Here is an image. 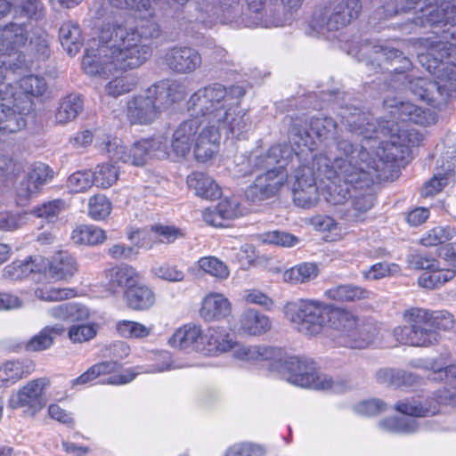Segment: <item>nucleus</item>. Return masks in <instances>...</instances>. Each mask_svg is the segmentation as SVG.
Here are the masks:
<instances>
[{"mask_svg": "<svg viewBox=\"0 0 456 456\" xmlns=\"http://www.w3.org/2000/svg\"><path fill=\"white\" fill-rule=\"evenodd\" d=\"M165 64L178 74L194 72L201 64V56L197 50L188 46L168 48L163 57Z\"/></svg>", "mask_w": 456, "mask_h": 456, "instance_id": "obj_22", "label": "nucleus"}, {"mask_svg": "<svg viewBox=\"0 0 456 456\" xmlns=\"http://www.w3.org/2000/svg\"><path fill=\"white\" fill-rule=\"evenodd\" d=\"M92 173L94 175V185L102 189L110 188L118 178V168L110 163L98 165Z\"/></svg>", "mask_w": 456, "mask_h": 456, "instance_id": "obj_49", "label": "nucleus"}, {"mask_svg": "<svg viewBox=\"0 0 456 456\" xmlns=\"http://www.w3.org/2000/svg\"><path fill=\"white\" fill-rule=\"evenodd\" d=\"M150 93L155 94L158 104L164 109L182 100L185 87L177 81H160L150 86Z\"/></svg>", "mask_w": 456, "mask_h": 456, "instance_id": "obj_28", "label": "nucleus"}, {"mask_svg": "<svg viewBox=\"0 0 456 456\" xmlns=\"http://www.w3.org/2000/svg\"><path fill=\"white\" fill-rule=\"evenodd\" d=\"M191 117L181 122L173 133L171 147L177 156L185 157L191 151L198 134L206 122L205 118L201 116Z\"/></svg>", "mask_w": 456, "mask_h": 456, "instance_id": "obj_21", "label": "nucleus"}, {"mask_svg": "<svg viewBox=\"0 0 456 456\" xmlns=\"http://www.w3.org/2000/svg\"><path fill=\"white\" fill-rule=\"evenodd\" d=\"M269 366L272 370L281 374L292 385L316 390H341L338 382L320 372L314 362L305 357L289 356L285 359H274Z\"/></svg>", "mask_w": 456, "mask_h": 456, "instance_id": "obj_9", "label": "nucleus"}, {"mask_svg": "<svg viewBox=\"0 0 456 456\" xmlns=\"http://www.w3.org/2000/svg\"><path fill=\"white\" fill-rule=\"evenodd\" d=\"M30 373L28 362L13 360L0 367V379L4 382H15Z\"/></svg>", "mask_w": 456, "mask_h": 456, "instance_id": "obj_47", "label": "nucleus"}, {"mask_svg": "<svg viewBox=\"0 0 456 456\" xmlns=\"http://www.w3.org/2000/svg\"><path fill=\"white\" fill-rule=\"evenodd\" d=\"M376 380L395 387H411L420 383V379L414 373L391 368L379 369L375 373Z\"/></svg>", "mask_w": 456, "mask_h": 456, "instance_id": "obj_30", "label": "nucleus"}, {"mask_svg": "<svg viewBox=\"0 0 456 456\" xmlns=\"http://www.w3.org/2000/svg\"><path fill=\"white\" fill-rule=\"evenodd\" d=\"M203 340V332L200 325L188 323L175 330L169 339V345L177 349L195 348Z\"/></svg>", "mask_w": 456, "mask_h": 456, "instance_id": "obj_29", "label": "nucleus"}, {"mask_svg": "<svg viewBox=\"0 0 456 456\" xmlns=\"http://www.w3.org/2000/svg\"><path fill=\"white\" fill-rule=\"evenodd\" d=\"M232 313V305L228 298L218 293L207 295L201 303L200 315L205 322L220 321Z\"/></svg>", "mask_w": 456, "mask_h": 456, "instance_id": "obj_26", "label": "nucleus"}, {"mask_svg": "<svg viewBox=\"0 0 456 456\" xmlns=\"http://www.w3.org/2000/svg\"><path fill=\"white\" fill-rule=\"evenodd\" d=\"M59 37L62 47L71 56L77 54L83 45L82 31L76 21H64L59 29Z\"/></svg>", "mask_w": 456, "mask_h": 456, "instance_id": "obj_32", "label": "nucleus"}, {"mask_svg": "<svg viewBox=\"0 0 456 456\" xmlns=\"http://www.w3.org/2000/svg\"><path fill=\"white\" fill-rule=\"evenodd\" d=\"M455 235L454 230L449 226H436L428 230L419 240L425 247H435L451 240Z\"/></svg>", "mask_w": 456, "mask_h": 456, "instance_id": "obj_50", "label": "nucleus"}, {"mask_svg": "<svg viewBox=\"0 0 456 456\" xmlns=\"http://www.w3.org/2000/svg\"><path fill=\"white\" fill-rule=\"evenodd\" d=\"M331 305L318 300H302L284 306L286 318L305 337H316L328 331Z\"/></svg>", "mask_w": 456, "mask_h": 456, "instance_id": "obj_10", "label": "nucleus"}, {"mask_svg": "<svg viewBox=\"0 0 456 456\" xmlns=\"http://www.w3.org/2000/svg\"><path fill=\"white\" fill-rule=\"evenodd\" d=\"M71 240L76 244L93 246L102 243L106 234L102 229L94 225H79L73 230Z\"/></svg>", "mask_w": 456, "mask_h": 456, "instance_id": "obj_41", "label": "nucleus"}, {"mask_svg": "<svg viewBox=\"0 0 456 456\" xmlns=\"http://www.w3.org/2000/svg\"><path fill=\"white\" fill-rule=\"evenodd\" d=\"M187 183L191 189L194 190L196 195L204 199L214 200L221 194L215 181L201 172H193L188 175Z\"/></svg>", "mask_w": 456, "mask_h": 456, "instance_id": "obj_34", "label": "nucleus"}, {"mask_svg": "<svg viewBox=\"0 0 456 456\" xmlns=\"http://www.w3.org/2000/svg\"><path fill=\"white\" fill-rule=\"evenodd\" d=\"M454 276V270L441 267L437 261V265L432 267L429 272H424L419 279L424 282L429 281L432 285H439L450 281Z\"/></svg>", "mask_w": 456, "mask_h": 456, "instance_id": "obj_61", "label": "nucleus"}, {"mask_svg": "<svg viewBox=\"0 0 456 456\" xmlns=\"http://www.w3.org/2000/svg\"><path fill=\"white\" fill-rule=\"evenodd\" d=\"M452 176V171L450 169L445 173H436L434 175L433 178L430 179L421 190V195L423 197L432 196L443 190L448 183L451 177Z\"/></svg>", "mask_w": 456, "mask_h": 456, "instance_id": "obj_63", "label": "nucleus"}, {"mask_svg": "<svg viewBox=\"0 0 456 456\" xmlns=\"http://www.w3.org/2000/svg\"><path fill=\"white\" fill-rule=\"evenodd\" d=\"M151 231L155 234L159 242L170 244L183 236L182 232L175 227L163 224H155L151 227Z\"/></svg>", "mask_w": 456, "mask_h": 456, "instance_id": "obj_64", "label": "nucleus"}, {"mask_svg": "<svg viewBox=\"0 0 456 456\" xmlns=\"http://www.w3.org/2000/svg\"><path fill=\"white\" fill-rule=\"evenodd\" d=\"M342 118L346 119V124L349 126L350 131H339L337 123L331 118H313L310 123L311 132L321 141L333 140L335 142L339 156L334 159L331 165L326 157L313 155L314 142L307 132L294 129L291 134L292 142L298 148V150L294 149V152H300L305 149V139L306 136L309 137L311 142L308 144L311 146V151L304 161L308 162L311 159L313 166L323 163L324 170L329 177L338 172L349 182L359 180L370 182V171L366 169L369 167L366 160L369 152L363 145L354 144L351 142L349 135L352 133L362 135L364 139H379L381 135L389 136V140H396L403 145H406V142L415 145L419 141L418 133L401 130L395 120H383L377 126L372 118L356 109L354 113L349 116L342 115Z\"/></svg>", "mask_w": 456, "mask_h": 456, "instance_id": "obj_1", "label": "nucleus"}, {"mask_svg": "<svg viewBox=\"0 0 456 456\" xmlns=\"http://www.w3.org/2000/svg\"><path fill=\"white\" fill-rule=\"evenodd\" d=\"M94 185V175L91 170L77 171L69 175L67 186L71 192H83Z\"/></svg>", "mask_w": 456, "mask_h": 456, "instance_id": "obj_55", "label": "nucleus"}, {"mask_svg": "<svg viewBox=\"0 0 456 456\" xmlns=\"http://www.w3.org/2000/svg\"><path fill=\"white\" fill-rule=\"evenodd\" d=\"M440 404L456 405V393L443 389L436 394V398L427 401L425 404L417 401H399L395 408L404 414L403 417H391L379 421L381 430L394 434H412L419 429L418 421L412 417L435 415L439 411Z\"/></svg>", "mask_w": 456, "mask_h": 456, "instance_id": "obj_7", "label": "nucleus"}, {"mask_svg": "<svg viewBox=\"0 0 456 456\" xmlns=\"http://www.w3.org/2000/svg\"><path fill=\"white\" fill-rule=\"evenodd\" d=\"M137 79L132 75L116 77L104 86L105 93L113 98L131 92L136 86Z\"/></svg>", "mask_w": 456, "mask_h": 456, "instance_id": "obj_48", "label": "nucleus"}, {"mask_svg": "<svg viewBox=\"0 0 456 456\" xmlns=\"http://www.w3.org/2000/svg\"><path fill=\"white\" fill-rule=\"evenodd\" d=\"M420 3L427 6L425 9L420 7L421 16L413 18L412 21L416 26L443 25L448 28L451 22L456 20V0H397V5L400 4V8L390 12L387 5L386 12L387 16H392L400 12L416 9Z\"/></svg>", "mask_w": 456, "mask_h": 456, "instance_id": "obj_12", "label": "nucleus"}, {"mask_svg": "<svg viewBox=\"0 0 456 456\" xmlns=\"http://www.w3.org/2000/svg\"><path fill=\"white\" fill-rule=\"evenodd\" d=\"M248 11L255 14L252 20L241 21L247 27L261 26L264 28L277 27L281 20L273 16L268 15L265 5L266 0H246Z\"/></svg>", "mask_w": 456, "mask_h": 456, "instance_id": "obj_39", "label": "nucleus"}, {"mask_svg": "<svg viewBox=\"0 0 456 456\" xmlns=\"http://www.w3.org/2000/svg\"><path fill=\"white\" fill-rule=\"evenodd\" d=\"M247 209L234 198H225L214 209H207L203 218L207 224L216 227L224 226V221L239 218L247 214Z\"/></svg>", "mask_w": 456, "mask_h": 456, "instance_id": "obj_25", "label": "nucleus"}, {"mask_svg": "<svg viewBox=\"0 0 456 456\" xmlns=\"http://www.w3.org/2000/svg\"><path fill=\"white\" fill-rule=\"evenodd\" d=\"M0 35L10 52L18 50L23 46L28 40L27 29L22 26L16 23H10L4 28H0Z\"/></svg>", "mask_w": 456, "mask_h": 456, "instance_id": "obj_43", "label": "nucleus"}, {"mask_svg": "<svg viewBox=\"0 0 456 456\" xmlns=\"http://www.w3.org/2000/svg\"><path fill=\"white\" fill-rule=\"evenodd\" d=\"M48 267L51 276L56 280H67L73 276L77 270L75 258L64 251L57 253L53 263H49Z\"/></svg>", "mask_w": 456, "mask_h": 456, "instance_id": "obj_38", "label": "nucleus"}, {"mask_svg": "<svg viewBox=\"0 0 456 456\" xmlns=\"http://www.w3.org/2000/svg\"><path fill=\"white\" fill-rule=\"evenodd\" d=\"M104 150L112 160L121 161L135 167H142L146 164L147 144L143 140L137 141L130 146H126L123 142L117 137H108L103 142Z\"/></svg>", "mask_w": 456, "mask_h": 456, "instance_id": "obj_18", "label": "nucleus"}, {"mask_svg": "<svg viewBox=\"0 0 456 456\" xmlns=\"http://www.w3.org/2000/svg\"><path fill=\"white\" fill-rule=\"evenodd\" d=\"M35 295L41 300L53 302L73 297L76 296V291L69 287H38L35 290Z\"/></svg>", "mask_w": 456, "mask_h": 456, "instance_id": "obj_52", "label": "nucleus"}, {"mask_svg": "<svg viewBox=\"0 0 456 456\" xmlns=\"http://www.w3.org/2000/svg\"><path fill=\"white\" fill-rule=\"evenodd\" d=\"M111 213V203L109 199L97 194L90 198L88 202V215L94 220H103Z\"/></svg>", "mask_w": 456, "mask_h": 456, "instance_id": "obj_53", "label": "nucleus"}, {"mask_svg": "<svg viewBox=\"0 0 456 456\" xmlns=\"http://www.w3.org/2000/svg\"><path fill=\"white\" fill-rule=\"evenodd\" d=\"M383 105L385 109L390 110V113L394 118H398L402 122H411L427 126L433 118L429 113L409 102H403L395 97H387Z\"/></svg>", "mask_w": 456, "mask_h": 456, "instance_id": "obj_24", "label": "nucleus"}, {"mask_svg": "<svg viewBox=\"0 0 456 456\" xmlns=\"http://www.w3.org/2000/svg\"><path fill=\"white\" fill-rule=\"evenodd\" d=\"M318 273L319 268L315 263H302L287 270L283 279L285 282L306 283L316 278Z\"/></svg>", "mask_w": 456, "mask_h": 456, "instance_id": "obj_42", "label": "nucleus"}, {"mask_svg": "<svg viewBox=\"0 0 456 456\" xmlns=\"http://www.w3.org/2000/svg\"><path fill=\"white\" fill-rule=\"evenodd\" d=\"M374 197L371 194H354L350 200V208H346V216L350 220L359 221L362 216L374 206Z\"/></svg>", "mask_w": 456, "mask_h": 456, "instance_id": "obj_46", "label": "nucleus"}, {"mask_svg": "<svg viewBox=\"0 0 456 456\" xmlns=\"http://www.w3.org/2000/svg\"><path fill=\"white\" fill-rule=\"evenodd\" d=\"M110 285H138L143 281V275L134 267L121 264L105 271Z\"/></svg>", "mask_w": 456, "mask_h": 456, "instance_id": "obj_33", "label": "nucleus"}, {"mask_svg": "<svg viewBox=\"0 0 456 456\" xmlns=\"http://www.w3.org/2000/svg\"><path fill=\"white\" fill-rule=\"evenodd\" d=\"M266 449L264 445L251 442L238 443L230 446L224 456H265Z\"/></svg>", "mask_w": 456, "mask_h": 456, "instance_id": "obj_59", "label": "nucleus"}, {"mask_svg": "<svg viewBox=\"0 0 456 456\" xmlns=\"http://www.w3.org/2000/svg\"><path fill=\"white\" fill-rule=\"evenodd\" d=\"M136 28H126L118 20L103 22L99 33L102 45L97 49L86 50L82 68L90 76L109 77L115 71H126L141 67L151 56V47L142 40L159 38L162 30L159 24L145 14Z\"/></svg>", "mask_w": 456, "mask_h": 456, "instance_id": "obj_3", "label": "nucleus"}, {"mask_svg": "<svg viewBox=\"0 0 456 456\" xmlns=\"http://www.w3.org/2000/svg\"><path fill=\"white\" fill-rule=\"evenodd\" d=\"M311 140L305 137L303 149L300 152H294V149L288 143H278L270 147L266 153L255 158V167L260 170L259 173L245 190L247 200L258 204L269 200L279 193L281 189L288 181V172L285 167L289 163H300L301 158L306 159L311 151L308 144Z\"/></svg>", "mask_w": 456, "mask_h": 456, "instance_id": "obj_4", "label": "nucleus"}, {"mask_svg": "<svg viewBox=\"0 0 456 456\" xmlns=\"http://www.w3.org/2000/svg\"><path fill=\"white\" fill-rule=\"evenodd\" d=\"M97 332V323H81L69 327L68 336L73 343H84L93 339Z\"/></svg>", "mask_w": 456, "mask_h": 456, "instance_id": "obj_54", "label": "nucleus"}, {"mask_svg": "<svg viewBox=\"0 0 456 456\" xmlns=\"http://www.w3.org/2000/svg\"><path fill=\"white\" fill-rule=\"evenodd\" d=\"M273 328L270 317L256 308H246L239 315L236 329L239 334L259 337Z\"/></svg>", "mask_w": 456, "mask_h": 456, "instance_id": "obj_23", "label": "nucleus"}, {"mask_svg": "<svg viewBox=\"0 0 456 456\" xmlns=\"http://www.w3.org/2000/svg\"><path fill=\"white\" fill-rule=\"evenodd\" d=\"M64 332L61 325L55 324L53 326H45L37 335L33 336L25 344V349L29 352H40L49 349L54 341L56 336H60Z\"/></svg>", "mask_w": 456, "mask_h": 456, "instance_id": "obj_35", "label": "nucleus"}, {"mask_svg": "<svg viewBox=\"0 0 456 456\" xmlns=\"http://www.w3.org/2000/svg\"><path fill=\"white\" fill-rule=\"evenodd\" d=\"M66 209V203L62 200H53L43 203L41 206L36 208L34 214L42 219L48 222H53L57 219L58 216Z\"/></svg>", "mask_w": 456, "mask_h": 456, "instance_id": "obj_58", "label": "nucleus"}, {"mask_svg": "<svg viewBox=\"0 0 456 456\" xmlns=\"http://www.w3.org/2000/svg\"><path fill=\"white\" fill-rule=\"evenodd\" d=\"M400 272L398 265L394 263H378L363 273L367 281H375L385 277L392 276Z\"/></svg>", "mask_w": 456, "mask_h": 456, "instance_id": "obj_60", "label": "nucleus"}, {"mask_svg": "<svg viewBox=\"0 0 456 456\" xmlns=\"http://www.w3.org/2000/svg\"><path fill=\"white\" fill-rule=\"evenodd\" d=\"M118 333L129 338H142L147 337L151 329L142 323L132 321H120L116 325Z\"/></svg>", "mask_w": 456, "mask_h": 456, "instance_id": "obj_56", "label": "nucleus"}, {"mask_svg": "<svg viewBox=\"0 0 456 456\" xmlns=\"http://www.w3.org/2000/svg\"><path fill=\"white\" fill-rule=\"evenodd\" d=\"M51 381L43 377L29 380L17 392L12 393L8 400V407L12 410L22 409L29 416H35L45 405V392Z\"/></svg>", "mask_w": 456, "mask_h": 456, "instance_id": "obj_14", "label": "nucleus"}, {"mask_svg": "<svg viewBox=\"0 0 456 456\" xmlns=\"http://www.w3.org/2000/svg\"><path fill=\"white\" fill-rule=\"evenodd\" d=\"M154 94L150 87L141 94L129 99L126 102V116L132 125H149L156 120L161 110Z\"/></svg>", "mask_w": 456, "mask_h": 456, "instance_id": "obj_17", "label": "nucleus"}, {"mask_svg": "<svg viewBox=\"0 0 456 456\" xmlns=\"http://www.w3.org/2000/svg\"><path fill=\"white\" fill-rule=\"evenodd\" d=\"M301 158L300 163H294L297 167L294 170V183L292 185L293 200L298 207L311 208L319 200L318 188L315 183V173L313 167L305 165Z\"/></svg>", "mask_w": 456, "mask_h": 456, "instance_id": "obj_15", "label": "nucleus"}, {"mask_svg": "<svg viewBox=\"0 0 456 456\" xmlns=\"http://www.w3.org/2000/svg\"><path fill=\"white\" fill-rule=\"evenodd\" d=\"M4 69L0 65V132L15 133L26 125L23 113L18 108L13 86L4 81Z\"/></svg>", "mask_w": 456, "mask_h": 456, "instance_id": "obj_16", "label": "nucleus"}, {"mask_svg": "<svg viewBox=\"0 0 456 456\" xmlns=\"http://www.w3.org/2000/svg\"><path fill=\"white\" fill-rule=\"evenodd\" d=\"M53 177L48 166L39 164L36 166L21 181L18 189V196L21 199H29L37 194L39 189Z\"/></svg>", "mask_w": 456, "mask_h": 456, "instance_id": "obj_27", "label": "nucleus"}, {"mask_svg": "<svg viewBox=\"0 0 456 456\" xmlns=\"http://www.w3.org/2000/svg\"><path fill=\"white\" fill-rule=\"evenodd\" d=\"M49 260L42 256H28L24 260H15L3 270V279L6 282H19L24 279L45 273Z\"/></svg>", "mask_w": 456, "mask_h": 456, "instance_id": "obj_19", "label": "nucleus"}, {"mask_svg": "<svg viewBox=\"0 0 456 456\" xmlns=\"http://www.w3.org/2000/svg\"><path fill=\"white\" fill-rule=\"evenodd\" d=\"M369 291L362 287H330L325 291L330 299L339 302H351L367 298Z\"/></svg>", "mask_w": 456, "mask_h": 456, "instance_id": "obj_44", "label": "nucleus"}, {"mask_svg": "<svg viewBox=\"0 0 456 456\" xmlns=\"http://www.w3.org/2000/svg\"><path fill=\"white\" fill-rule=\"evenodd\" d=\"M124 297L129 307L142 310L154 303V295L149 287H127Z\"/></svg>", "mask_w": 456, "mask_h": 456, "instance_id": "obj_40", "label": "nucleus"}, {"mask_svg": "<svg viewBox=\"0 0 456 456\" xmlns=\"http://www.w3.org/2000/svg\"><path fill=\"white\" fill-rule=\"evenodd\" d=\"M84 110V102L79 94H70L63 97L56 109V124L66 125L73 121Z\"/></svg>", "mask_w": 456, "mask_h": 456, "instance_id": "obj_31", "label": "nucleus"}, {"mask_svg": "<svg viewBox=\"0 0 456 456\" xmlns=\"http://www.w3.org/2000/svg\"><path fill=\"white\" fill-rule=\"evenodd\" d=\"M261 240L264 243L285 248L294 247L299 242V239L297 236L278 230L264 232L261 234Z\"/></svg>", "mask_w": 456, "mask_h": 456, "instance_id": "obj_57", "label": "nucleus"}, {"mask_svg": "<svg viewBox=\"0 0 456 456\" xmlns=\"http://www.w3.org/2000/svg\"><path fill=\"white\" fill-rule=\"evenodd\" d=\"M245 94L240 86L227 88L216 83L199 89L190 97L187 102L190 115L206 119L194 142L198 161L207 162L218 151L221 130L237 140L244 139L251 130L250 115L240 108Z\"/></svg>", "mask_w": 456, "mask_h": 456, "instance_id": "obj_2", "label": "nucleus"}, {"mask_svg": "<svg viewBox=\"0 0 456 456\" xmlns=\"http://www.w3.org/2000/svg\"><path fill=\"white\" fill-rule=\"evenodd\" d=\"M276 349L263 346H246L237 343L232 352L233 356L240 361L256 362L273 359Z\"/></svg>", "mask_w": 456, "mask_h": 456, "instance_id": "obj_36", "label": "nucleus"}, {"mask_svg": "<svg viewBox=\"0 0 456 456\" xmlns=\"http://www.w3.org/2000/svg\"><path fill=\"white\" fill-rule=\"evenodd\" d=\"M52 314L65 321L80 322L89 318L90 311L82 305L69 303L53 308Z\"/></svg>", "mask_w": 456, "mask_h": 456, "instance_id": "obj_45", "label": "nucleus"}, {"mask_svg": "<svg viewBox=\"0 0 456 456\" xmlns=\"http://www.w3.org/2000/svg\"><path fill=\"white\" fill-rule=\"evenodd\" d=\"M404 147H407V145H403L401 142H397L396 140L382 141L377 150L379 160L370 158V153H368V159L366 160L369 167L367 169L370 171L369 174L370 178L368 183L360 180L356 182H349L338 172H336L334 175L329 177L324 170L323 163L316 165L317 172L320 175H323L328 180H330V183L326 185L327 194L325 199L327 202L334 206L344 205L346 203L348 199L352 197L349 185L353 186L354 189L369 187L373 183L374 176L378 175V172L382 168L384 163L395 161L398 158L399 149H401L400 151L403 153V148Z\"/></svg>", "mask_w": 456, "mask_h": 456, "instance_id": "obj_6", "label": "nucleus"}, {"mask_svg": "<svg viewBox=\"0 0 456 456\" xmlns=\"http://www.w3.org/2000/svg\"><path fill=\"white\" fill-rule=\"evenodd\" d=\"M408 87L416 97L437 109L445 106L451 97L445 86L424 77L410 79Z\"/></svg>", "mask_w": 456, "mask_h": 456, "instance_id": "obj_20", "label": "nucleus"}, {"mask_svg": "<svg viewBox=\"0 0 456 456\" xmlns=\"http://www.w3.org/2000/svg\"><path fill=\"white\" fill-rule=\"evenodd\" d=\"M409 324L394 329L396 341L413 346H428L438 341V330L454 328V316L449 312L431 313L422 308H411L403 313Z\"/></svg>", "mask_w": 456, "mask_h": 456, "instance_id": "obj_5", "label": "nucleus"}, {"mask_svg": "<svg viewBox=\"0 0 456 456\" xmlns=\"http://www.w3.org/2000/svg\"><path fill=\"white\" fill-rule=\"evenodd\" d=\"M19 86L25 94L32 96H40L46 90L45 80L41 77L34 75L20 78Z\"/></svg>", "mask_w": 456, "mask_h": 456, "instance_id": "obj_62", "label": "nucleus"}, {"mask_svg": "<svg viewBox=\"0 0 456 456\" xmlns=\"http://www.w3.org/2000/svg\"><path fill=\"white\" fill-rule=\"evenodd\" d=\"M436 36L428 38L419 39V46L426 50L418 53L419 62L426 66L429 72L436 69L437 61H442L444 58L452 55L449 52L452 44L456 43V20L451 22L450 26L435 32Z\"/></svg>", "mask_w": 456, "mask_h": 456, "instance_id": "obj_13", "label": "nucleus"}, {"mask_svg": "<svg viewBox=\"0 0 456 456\" xmlns=\"http://www.w3.org/2000/svg\"><path fill=\"white\" fill-rule=\"evenodd\" d=\"M361 11L360 0H341L330 7L318 9L309 20L306 33L312 37H319L338 30L356 20Z\"/></svg>", "mask_w": 456, "mask_h": 456, "instance_id": "obj_11", "label": "nucleus"}, {"mask_svg": "<svg viewBox=\"0 0 456 456\" xmlns=\"http://www.w3.org/2000/svg\"><path fill=\"white\" fill-rule=\"evenodd\" d=\"M372 52L375 53L377 61H386L387 63L393 64L394 62H399V67L393 68V71L398 74H402L406 70H409L411 67V61L403 56V53L392 46L377 45L372 47Z\"/></svg>", "mask_w": 456, "mask_h": 456, "instance_id": "obj_37", "label": "nucleus"}, {"mask_svg": "<svg viewBox=\"0 0 456 456\" xmlns=\"http://www.w3.org/2000/svg\"><path fill=\"white\" fill-rule=\"evenodd\" d=\"M328 330L336 332L338 343L352 349H364L378 337L376 323L362 319L352 311L331 305Z\"/></svg>", "mask_w": 456, "mask_h": 456, "instance_id": "obj_8", "label": "nucleus"}, {"mask_svg": "<svg viewBox=\"0 0 456 456\" xmlns=\"http://www.w3.org/2000/svg\"><path fill=\"white\" fill-rule=\"evenodd\" d=\"M198 265L202 271L221 281L230 274L227 265L215 256H203L199 259Z\"/></svg>", "mask_w": 456, "mask_h": 456, "instance_id": "obj_51", "label": "nucleus"}]
</instances>
